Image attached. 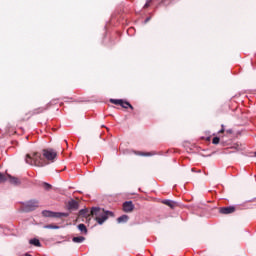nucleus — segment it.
I'll return each instance as SVG.
<instances>
[{
    "instance_id": "1",
    "label": "nucleus",
    "mask_w": 256,
    "mask_h": 256,
    "mask_svg": "<svg viewBox=\"0 0 256 256\" xmlns=\"http://www.w3.org/2000/svg\"><path fill=\"white\" fill-rule=\"evenodd\" d=\"M42 153L43 156L39 152L27 154L25 162L28 165H34L35 167H45V165H47L45 159H47V161H51L52 163L55 161V159H57V152L53 149H44Z\"/></svg>"
},
{
    "instance_id": "2",
    "label": "nucleus",
    "mask_w": 256,
    "mask_h": 256,
    "mask_svg": "<svg viewBox=\"0 0 256 256\" xmlns=\"http://www.w3.org/2000/svg\"><path fill=\"white\" fill-rule=\"evenodd\" d=\"M39 207L38 200H30L27 202L22 203L21 211L24 213H31V211H35Z\"/></svg>"
},
{
    "instance_id": "3",
    "label": "nucleus",
    "mask_w": 256,
    "mask_h": 256,
    "mask_svg": "<svg viewBox=\"0 0 256 256\" xmlns=\"http://www.w3.org/2000/svg\"><path fill=\"white\" fill-rule=\"evenodd\" d=\"M43 217H49L52 219H61V217H68L69 213L67 212H54L51 210H44L42 211Z\"/></svg>"
},
{
    "instance_id": "4",
    "label": "nucleus",
    "mask_w": 256,
    "mask_h": 256,
    "mask_svg": "<svg viewBox=\"0 0 256 256\" xmlns=\"http://www.w3.org/2000/svg\"><path fill=\"white\" fill-rule=\"evenodd\" d=\"M110 103H113L114 105H120V107H123L124 109H133V105H131L127 101L119 100V99H110Z\"/></svg>"
},
{
    "instance_id": "5",
    "label": "nucleus",
    "mask_w": 256,
    "mask_h": 256,
    "mask_svg": "<svg viewBox=\"0 0 256 256\" xmlns=\"http://www.w3.org/2000/svg\"><path fill=\"white\" fill-rule=\"evenodd\" d=\"M135 209V205H133V201H126L123 203V211L125 213H131Z\"/></svg>"
},
{
    "instance_id": "6",
    "label": "nucleus",
    "mask_w": 256,
    "mask_h": 256,
    "mask_svg": "<svg viewBox=\"0 0 256 256\" xmlns=\"http://www.w3.org/2000/svg\"><path fill=\"white\" fill-rule=\"evenodd\" d=\"M220 213L222 215H229L231 213H235V207H233V206L222 207V208H220Z\"/></svg>"
},
{
    "instance_id": "7",
    "label": "nucleus",
    "mask_w": 256,
    "mask_h": 256,
    "mask_svg": "<svg viewBox=\"0 0 256 256\" xmlns=\"http://www.w3.org/2000/svg\"><path fill=\"white\" fill-rule=\"evenodd\" d=\"M109 217L107 216V213L102 214L101 216L96 217V221L98 225H103L105 223V220L108 219Z\"/></svg>"
},
{
    "instance_id": "8",
    "label": "nucleus",
    "mask_w": 256,
    "mask_h": 256,
    "mask_svg": "<svg viewBox=\"0 0 256 256\" xmlns=\"http://www.w3.org/2000/svg\"><path fill=\"white\" fill-rule=\"evenodd\" d=\"M162 203L164 205H167L168 207H170V209H175L177 206V202H175L173 200H163Z\"/></svg>"
},
{
    "instance_id": "9",
    "label": "nucleus",
    "mask_w": 256,
    "mask_h": 256,
    "mask_svg": "<svg viewBox=\"0 0 256 256\" xmlns=\"http://www.w3.org/2000/svg\"><path fill=\"white\" fill-rule=\"evenodd\" d=\"M68 209H79V203L75 200L69 201Z\"/></svg>"
},
{
    "instance_id": "10",
    "label": "nucleus",
    "mask_w": 256,
    "mask_h": 256,
    "mask_svg": "<svg viewBox=\"0 0 256 256\" xmlns=\"http://www.w3.org/2000/svg\"><path fill=\"white\" fill-rule=\"evenodd\" d=\"M9 179L12 185H21V180H19L17 177L9 176Z\"/></svg>"
},
{
    "instance_id": "11",
    "label": "nucleus",
    "mask_w": 256,
    "mask_h": 256,
    "mask_svg": "<svg viewBox=\"0 0 256 256\" xmlns=\"http://www.w3.org/2000/svg\"><path fill=\"white\" fill-rule=\"evenodd\" d=\"M129 221V216L122 215L117 218V223H127Z\"/></svg>"
},
{
    "instance_id": "12",
    "label": "nucleus",
    "mask_w": 256,
    "mask_h": 256,
    "mask_svg": "<svg viewBox=\"0 0 256 256\" xmlns=\"http://www.w3.org/2000/svg\"><path fill=\"white\" fill-rule=\"evenodd\" d=\"M91 215H95L96 217L97 216H99V215H101V208H99V207H93L92 209H91Z\"/></svg>"
},
{
    "instance_id": "13",
    "label": "nucleus",
    "mask_w": 256,
    "mask_h": 256,
    "mask_svg": "<svg viewBox=\"0 0 256 256\" xmlns=\"http://www.w3.org/2000/svg\"><path fill=\"white\" fill-rule=\"evenodd\" d=\"M30 245H34V247H41V242L37 238L30 239Z\"/></svg>"
},
{
    "instance_id": "14",
    "label": "nucleus",
    "mask_w": 256,
    "mask_h": 256,
    "mask_svg": "<svg viewBox=\"0 0 256 256\" xmlns=\"http://www.w3.org/2000/svg\"><path fill=\"white\" fill-rule=\"evenodd\" d=\"M73 243H83L85 241V237L83 236H77L72 238Z\"/></svg>"
},
{
    "instance_id": "15",
    "label": "nucleus",
    "mask_w": 256,
    "mask_h": 256,
    "mask_svg": "<svg viewBox=\"0 0 256 256\" xmlns=\"http://www.w3.org/2000/svg\"><path fill=\"white\" fill-rule=\"evenodd\" d=\"M78 229L81 231V233L87 234V226H85V224H79Z\"/></svg>"
},
{
    "instance_id": "16",
    "label": "nucleus",
    "mask_w": 256,
    "mask_h": 256,
    "mask_svg": "<svg viewBox=\"0 0 256 256\" xmlns=\"http://www.w3.org/2000/svg\"><path fill=\"white\" fill-rule=\"evenodd\" d=\"M44 229H61V227L54 224H48L44 226Z\"/></svg>"
},
{
    "instance_id": "17",
    "label": "nucleus",
    "mask_w": 256,
    "mask_h": 256,
    "mask_svg": "<svg viewBox=\"0 0 256 256\" xmlns=\"http://www.w3.org/2000/svg\"><path fill=\"white\" fill-rule=\"evenodd\" d=\"M43 187H44L45 191H49L51 189V184L44 182Z\"/></svg>"
},
{
    "instance_id": "18",
    "label": "nucleus",
    "mask_w": 256,
    "mask_h": 256,
    "mask_svg": "<svg viewBox=\"0 0 256 256\" xmlns=\"http://www.w3.org/2000/svg\"><path fill=\"white\" fill-rule=\"evenodd\" d=\"M7 181V178L5 177V174L0 173V183H5Z\"/></svg>"
},
{
    "instance_id": "19",
    "label": "nucleus",
    "mask_w": 256,
    "mask_h": 256,
    "mask_svg": "<svg viewBox=\"0 0 256 256\" xmlns=\"http://www.w3.org/2000/svg\"><path fill=\"white\" fill-rule=\"evenodd\" d=\"M219 141H220L219 137H214V138L212 139L213 145H219Z\"/></svg>"
},
{
    "instance_id": "20",
    "label": "nucleus",
    "mask_w": 256,
    "mask_h": 256,
    "mask_svg": "<svg viewBox=\"0 0 256 256\" xmlns=\"http://www.w3.org/2000/svg\"><path fill=\"white\" fill-rule=\"evenodd\" d=\"M153 0H147L145 5H144V9H147L148 7L151 6V3H152Z\"/></svg>"
},
{
    "instance_id": "21",
    "label": "nucleus",
    "mask_w": 256,
    "mask_h": 256,
    "mask_svg": "<svg viewBox=\"0 0 256 256\" xmlns=\"http://www.w3.org/2000/svg\"><path fill=\"white\" fill-rule=\"evenodd\" d=\"M140 155H142L143 157H149V156H151V153L140 152Z\"/></svg>"
},
{
    "instance_id": "22",
    "label": "nucleus",
    "mask_w": 256,
    "mask_h": 256,
    "mask_svg": "<svg viewBox=\"0 0 256 256\" xmlns=\"http://www.w3.org/2000/svg\"><path fill=\"white\" fill-rule=\"evenodd\" d=\"M85 213H87V210L85 209L80 210V215H85Z\"/></svg>"
},
{
    "instance_id": "23",
    "label": "nucleus",
    "mask_w": 256,
    "mask_h": 256,
    "mask_svg": "<svg viewBox=\"0 0 256 256\" xmlns=\"http://www.w3.org/2000/svg\"><path fill=\"white\" fill-rule=\"evenodd\" d=\"M219 133H225V125H222V129L219 131Z\"/></svg>"
},
{
    "instance_id": "24",
    "label": "nucleus",
    "mask_w": 256,
    "mask_h": 256,
    "mask_svg": "<svg viewBox=\"0 0 256 256\" xmlns=\"http://www.w3.org/2000/svg\"><path fill=\"white\" fill-rule=\"evenodd\" d=\"M151 21V17L146 18L145 23H149Z\"/></svg>"
},
{
    "instance_id": "25",
    "label": "nucleus",
    "mask_w": 256,
    "mask_h": 256,
    "mask_svg": "<svg viewBox=\"0 0 256 256\" xmlns=\"http://www.w3.org/2000/svg\"><path fill=\"white\" fill-rule=\"evenodd\" d=\"M254 157H256V152L254 153Z\"/></svg>"
}]
</instances>
